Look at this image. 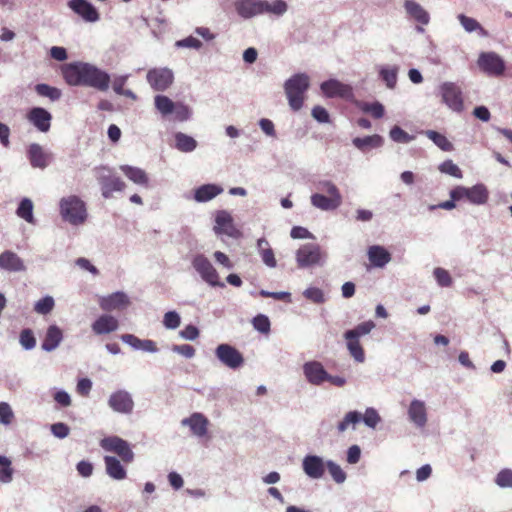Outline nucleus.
Returning <instances> with one entry per match:
<instances>
[{
    "mask_svg": "<svg viewBox=\"0 0 512 512\" xmlns=\"http://www.w3.org/2000/svg\"><path fill=\"white\" fill-rule=\"evenodd\" d=\"M362 420V415L356 411L348 412L344 419L338 424V431L344 432L350 424L355 425Z\"/></svg>",
    "mask_w": 512,
    "mask_h": 512,
    "instance_id": "3c124183",
    "label": "nucleus"
},
{
    "mask_svg": "<svg viewBox=\"0 0 512 512\" xmlns=\"http://www.w3.org/2000/svg\"><path fill=\"white\" fill-rule=\"evenodd\" d=\"M268 245L269 244H268L267 240L264 238H260L257 241V246L260 249V254H261V258H262L263 262L268 267L274 268L276 266L277 262H276L273 250L270 247H268V248L264 247V246H268Z\"/></svg>",
    "mask_w": 512,
    "mask_h": 512,
    "instance_id": "4c0bfd02",
    "label": "nucleus"
},
{
    "mask_svg": "<svg viewBox=\"0 0 512 512\" xmlns=\"http://www.w3.org/2000/svg\"><path fill=\"white\" fill-rule=\"evenodd\" d=\"M62 75L66 83L71 86H88L99 91H106L110 85L109 74L89 63L65 64L62 67Z\"/></svg>",
    "mask_w": 512,
    "mask_h": 512,
    "instance_id": "f257e3e1",
    "label": "nucleus"
},
{
    "mask_svg": "<svg viewBox=\"0 0 512 512\" xmlns=\"http://www.w3.org/2000/svg\"><path fill=\"white\" fill-rule=\"evenodd\" d=\"M155 106L163 114L168 115L174 112V102L165 95H157L155 97Z\"/></svg>",
    "mask_w": 512,
    "mask_h": 512,
    "instance_id": "a18cd8bd",
    "label": "nucleus"
},
{
    "mask_svg": "<svg viewBox=\"0 0 512 512\" xmlns=\"http://www.w3.org/2000/svg\"><path fill=\"white\" fill-rule=\"evenodd\" d=\"M215 355L223 365L233 370L240 368L244 364L242 353L229 344L218 345Z\"/></svg>",
    "mask_w": 512,
    "mask_h": 512,
    "instance_id": "6e6552de",
    "label": "nucleus"
},
{
    "mask_svg": "<svg viewBox=\"0 0 512 512\" xmlns=\"http://www.w3.org/2000/svg\"><path fill=\"white\" fill-rule=\"evenodd\" d=\"M409 418L417 426H424L427 421L426 408L423 402L419 400H413L408 410Z\"/></svg>",
    "mask_w": 512,
    "mask_h": 512,
    "instance_id": "c756f323",
    "label": "nucleus"
},
{
    "mask_svg": "<svg viewBox=\"0 0 512 512\" xmlns=\"http://www.w3.org/2000/svg\"><path fill=\"white\" fill-rule=\"evenodd\" d=\"M252 325L260 333L268 334L270 332L271 323L266 315L258 314L255 316L252 320Z\"/></svg>",
    "mask_w": 512,
    "mask_h": 512,
    "instance_id": "09e8293b",
    "label": "nucleus"
},
{
    "mask_svg": "<svg viewBox=\"0 0 512 512\" xmlns=\"http://www.w3.org/2000/svg\"><path fill=\"white\" fill-rule=\"evenodd\" d=\"M323 189L329 194L328 197H330L332 200H336L335 202L341 205L342 197L336 185L327 181L323 183Z\"/></svg>",
    "mask_w": 512,
    "mask_h": 512,
    "instance_id": "69168bd1",
    "label": "nucleus"
},
{
    "mask_svg": "<svg viewBox=\"0 0 512 512\" xmlns=\"http://www.w3.org/2000/svg\"><path fill=\"white\" fill-rule=\"evenodd\" d=\"M307 380L314 385H320L328 378V373L320 362H307L303 366Z\"/></svg>",
    "mask_w": 512,
    "mask_h": 512,
    "instance_id": "412c9836",
    "label": "nucleus"
},
{
    "mask_svg": "<svg viewBox=\"0 0 512 512\" xmlns=\"http://www.w3.org/2000/svg\"><path fill=\"white\" fill-rule=\"evenodd\" d=\"M129 305V299L123 292H115L99 299V306L103 311L120 310Z\"/></svg>",
    "mask_w": 512,
    "mask_h": 512,
    "instance_id": "aec40b11",
    "label": "nucleus"
},
{
    "mask_svg": "<svg viewBox=\"0 0 512 512\" xmlns=\"http://www.w3.org/2000/svg\"><path fill=\"white\" fill-rule=\"evenodd\" d=\"M16 214L18 217L24 219L26 222H28L30 224L35 223V219L33 216V203L28 198H24L20 202V204L17 208Z\"/></svg>",
    "mask_w": 512,
    "mask_h": 512,
    "instance_id": "58836bf2",
    "label": "nucleus"
},
{
    "mask_svg": "<svg viewBox=\"0 0 512 512\" xmlns=\"http://www.w3.org/2000/svg\"><path fill=\"white\" fill-rule=\"evenodd\" d=\"M488 190L483 184L474 185L468 188V200L473 204H484L488 200Z\"/></svg>",
    "mask_w": 512,
    "mask_h": 512,
    "instance_id": "473e14b6",
    "label": "nucleus"
},
{
    "mask_svg": "<svg viewBox=\"0 0 512 512\" xmlns=\"http://www.w3.org/2000/svg\"><path fill=\"white\" fill-rule=\"evenodd\" d=\"M27 119L32 123L39 131L47 132L51 126L52 116L51 114L41 107L32 108L28 114Z\"/></svg>",
    "mask_w": 512,
    "mask_h": 512,
    "instance_id": "6ab92c4d",
    "label": "nucleus"
},
{
    "mask_svg": "<svg viewBox=\"0 0 512 512\" xmlns=\"http://www.w3.org/2000/svg\"><path fill=\"white\" fill-rule=\"evenodd\" d=\"M327 468H328V471L330 473V475L332 476V478L334 479V481L336 483H343L346 479V473L342 470V468L335 464L334 462H331L329 461L327 463Z\"/></svg>",
    "mask_w": 512,
    "mask_h": 512,
    "instance_id": "bf43d9fd",
    "label": "nucleus"
},
{
    "mask_svg": "<svg viewBox=\"0 0 512 512\" xmlns=\"http://www.w3.org/2000/svg\"><path fill=\"white\" fill-rule=\"evenodd\" d=\"M433 274L437 283L441 287H450L452 285V278L450 276V273L444 268H435Z\"/></svg>",
    "mask_w": 512,
    "mask_h": 512,
    "instance_id": "864d4df0",
    "label": "nucleus"
},
{
    "mask_svg": "<svg viewBox=\"0 0 512 512\" xmlns=\"http://www.w3.org/2000/svg\"><path fill=\"white\" fill-rule=\"evenodd\" d=\"M223 189L215 184H205L195 190L194 198L197 202H207L222 193Z\"/></svg>",
    "mask_w": 512,
    "mask_h": 512,
    "instance_id": "7c9ffc66",
    "label": "nucleus"
},
{
    "mask_svg": "<svg viewBox=\"0 0 512 512\" xmlns=\"http://www.w3.org/2000/svg\"><path fill=\"white\" fill-rule=\"evenodd\" d=\"M362 420L368 427L375 428L380 421V416L375 409L368 408L362 417Z\"/></svg>",
    "mask_w": 512,
    "mask_h": 512,
    "instance_id": "0e129e2a",
    "label": "nucleus"
},
{
    "mask_svg": "<svg viewBox=\"0 0 512 512\" xmlns=\"http://www.w3.org/2000/svg\"><path fill=\"white\" fill-rule=\"evenodd\" d=\"M0 268L10 272H20L25 270V265L16 253L7 250L0 254Z\"/></svg>",
    "mask_w": 512,
    "mask_h": 512,
    "instance_id": "b1692460",
    "label": "nucleus"
},
{
    "mask_svg": "<svg viewBox=\"0 0 512 512\" xmlns=\"http://www.w3.org/2000/svg\"><path fill=\"white\" fill-rule=\"evenodd\" d=\"M347 341V348L350 355L357 361L363 362L365 359L364 349L359 341V338H345Z\"/></svg>",
    "mask_w": 512,
    "mask_h": 512,
    "instance_id": "a19ab883",
    "label": "nucleus"
},
{
    "mask_svg": "<svg viewBox=\"0 0 512 512\" xmlns=\"http://www.w3.org/2000/svg\"><path fill=\"white\" fill-rule=\"evenodd\" d=\"M425 134L441 150L450 152L454 149L453 144L445 135L434 130H427Z\"/></svg>",
    "mask_w": 512,
    "mask_h": 512,
    "instance_id": "f704fd0d",
    "label": "nucleus"
},
{
    "mask_svg": "<svg viewBox=\"0 0 512 512\" xmlns=\"http://www.w3.org/2000/svg\"><path fill=\"white\" fill-rule=\"evenodd\" d=\"M183 426H188L193 435L197 437H204L208 433V426L210 424L207 417L202 413L194 412L189 417L181 421Z\"/></svg>",
    "mask_w": 512,
    "mask_h": 512,
    "instance_id": "dca6fc26",
    "label": "nucleus"
},
{
    "mask_svg": "<svg viewBox=\"0 0 512 512\" xmlns=\"http://www.w3.org/2000/svg\"><path fill=\"white\" fill-rule=\"evenodd\" d=\"M104 463L106 473L115 480H123L127 477V472L120 460L114 456H105Z\"/></svg>",
    "mask_w": 512,
    "mask_h": 512,
    "instance_id": "cd10ccee",
    "label": "nucleus"
},
{
    "mask_svg": "<svg viewBox=\"0 0 512 512\" xmlns=\"http://www.w3.org/2000/svg\"><path fill=\"white\" fill-rule=\"evenodd\" d=\"M321 90L328 98L351 99L353 97L352 87L335 79L324 81L321 84Z\"/></svg>",
    "mask_w": 512,
    "mask_h": 512,
    "instance_id": "f8f14e48",
    "label": "nucleus"
},
{
    "mask_svg": "<svg viewBox=\"0 0 512 512\" xmlns=\"http://www.w3.org/2000/svg\"><path fill=\"white\" fill-rule=\"evenodd\" d=\"M175 141L176 148L182 152H191L197 146V142L195 141L194 138L181 132L175 135Z\"/></svg>",
    "mask_w": 512,
    "mask_h": 512,
    "instance_id": "ea45409f",
    "label": "nucleus"
},
{
    "mask_svg": "<svg viewBox=\"0 0 512 512\" xmlns=\"http://www.w3.org/2000/svg\"><path fill=\"white\" fill-rule=\"evenodd\" d=\"M368 259L373 267L383 268L391 261L390 252L380 245H372L367 251Z\"/></svg>",
    "mask_w": 512,
    "mask_h": 512,
    "instance_id": "5701e85b",
    "label": "nucleus"
},
{
    "mask_svg": "<svg viewBox=\"0 0 512 512\" xmlns=\"http://www.w3.org/2000/svg\"><path fill=\"white\" fill-rule=\"evenodd\" d=\"M180 316L175 311H169L165 313L163 324L168 329H176L180 325Z\"/></svg>",
    "mask_w": 512,
    "mask_h": 512,
    "instance_id": "e2e57ef3",
    "label": "nucleus"
},
{
    "mask_svg": "<svg viewBox=\"0 0 512 512\" xmlns=\"http://www.w3.org/2000/svg\"><path fill=\"white\" fill-rule=\"evenodd\" d=\"M120 169L125 176L135 184L148 186L149 178L143 169L129 165H122Z\"/></svg>",
    "mask_w": 512,
    "mask_h": 512,
    "instance_id": "2f4dec72",
    "label": "nucleus"
},
{
    "mask_svg": "<svg viewBox=\"0 0 512 512\" xmlns=\"http://www.w3.org/2000/svg\"><path fill=\"white\" fill-rule=\"evenodd\" d=\"M27 155L32 167L40 169L46 168L52 159V155L46 152L44 148L37 143H33L29 146Z\"/></svg>",
    "mask_w": 512,
    "mask_h": 512,
    "instance_id": "a211bd4d",
    "label": "nucleus"
},
{
    "mask_svg": "<svg viewBox=\"0 0 512 512\" xmlns=\"http://www.w3.org/2000/svg\"><path fill=\"white\" fill-rule=\"evenodd\" d=\"M172 351L183 355L186 358H192L195 355V348L189 344L173 345Z\"/></svg>",
    "mask_w": 512,
    "mask_h": 512,
    "instance_id": "774afa93",
    "label": "nucleus"
},
{
    "mask_svg": "<svg viewBox=\"0 0 512 512\" xmlns=\"http://www.w3.org/2000/svg\"><path fill=\"white\" fill-rule=\"evenodd\" d=\"M390 138L397 143H408L413 139L412 136H410L406 131H404L399 126H394L390 130Z\"/></svg>",
    "mask_w": 512,
    "mask_h": 512,
    "instance_id": "4d7b16f0",
    "label": "nucleus"
},
{
    "mask_svg": "<svg viewBox=\"0 0 512 512\" xmlns=\"http://www.w3.org/2000/svg\"><path fill=\"white\" fill-rule=\"evenodd\" d=\"M439 169H440V171L442 173L451 175V176H453L455 178H462V176H463L462 171L460 170V168L455 163H453L452 160L444 161L440 165Z\"/></svg>",
    "mask_w": 512,
    "mask_h": 512,
    "instance_id": "5fc2aeb1",
    "label": "nucleus"
},
{
    "mask_svg": "<svg viewBox=\"0 0 512 512\" xmlns=\"http://www.w3.org/2000/svg\"><path fill=\"white\" fill-rule=\"evenodd\" d=\"M407 14L421 25H427L430 21L428 12L417 2L407 0L404 3Z\"/></svg>",
    "mask_w": 512,
    "mask_h": 512,
    "instance_id": "bb28decb",
    "label": "nucleus"
},
{
    "mask_svg": "<svg viewBox=\"0 0 512 512\" xmlns=\"http://www.w3.org/2000/svg\"><path fill=\"white\" fill-rule=\"evenodd\" d=\"M146 79L155 91H165L172 85L174 74L169 68H153L147 72Z\"/></svg>",
    "mask_w": 512,
    "mask_h": 512,
    "instance_id": "1a4fd4ad",
    "label": "nucleus"
},
{
    "mask_svg": "<svg viewBox=\"0 0 512 512\" xmlns=\"http://www.w3.org/2000/svg\"><path fill=\"white\" fill-rule=\"evenodd\" d=\"M68 6L86 22H96L100 18L97 9L87 0H70Z\"/></svg>",
    "mask_w": 512,
    "mask_h": 512,
    "instance_id": "2eb2a0df",
    "label": "nucleus"
},
{
    "mask_svg": "<svg viewBox=\"0 0 512 512\" xmlns=\"http://www.w3.org/2000/svg\"><path fill=\"white\" fill-rule=\"evenodd\" d=\"M36 93L41 97H47L51 101L59 100L62 92L56 87H52L48 84L40 83L35 86Z\"/></svg>",
    "mask_w": 512,
    "mask_h": 512,
    "instance_id": "79ce46f5",
    "label": "nucleus"
},
{
    "mask_svg": "<svg viewBox=\"0 0 512 512\" xmlns=\"http://www.w3.org/2000/svg\"><path fill=\"white\" fill-rule=\"evenodd\" d=\"M336 200H332L330 197L325 195L316 193L311 196V203L313 206L321 209V210H334L338 208L340 205L335 202Z\"/></svg>",
    "mask_w": 512,
    "mask_h": 512,
    "instance_id": "c9c22d12",
    "label": "nucleus"
},
{
    "mask_svg": "<svg viewBox=\"0 0 512 512\" xmlns=\"http://www.w3.org/2000/svg\"><path fill=\"white\" fill-rule=\"evenodd\" d=\"M54 299L51 296H46L36 302L34 310L39 314H48L54 308Z\"/></svg>",
    "mask_w": 512,
    "mask_h": 512,
    "instance_id": "603ef678",
    "label": "nucleus"
},
{
    "mask_svg": "<svg viewBox=\"0 0 512 512\" xmlns=\"http://www.w3.org/2000/svg\"><path fill=\"white\" fill-rule=\"evenodd\" d=\"M60 213L63 219L72 225L84 223L87 217L85 203L75 195L68 196L60 201Z\"/></svg>",
    "mask_w": 512,
    "mask_h": 512,
    "instance_id": "7ed1b4c3",
    "label": "nucleus"
},
{
    "mask_svg": "<svg viewBox=\"0 0 512 512\" xmlns=\"http://www.w3.org/2000/svg\"><path fill=\"white\" fill-rule=\"evenodd\" d=\"M442 103L454 112L464 110V98L461 88L453 82H444L439 86Z\"/></svg>",
    "mask_w": 512,
    "mask_h": 512,
    "instance_id": "39448f33",
    "label": "nucleus"
},
{
    "mask_svg": "<svg viewBox=\"0 0 512 512\" xmlns=\"http://www.w3.org/2000/svg\"><path fill=\"white\" fill-rule=\"evenodd\" d=\"M108 405L115 412L129 414L133 411L134 401L127 391L118 390L110 395Z\"/></svg>",
    "mask_w": 512,
    "mask_h": 512,
    "instance_id": "ddd939ff",
    "label": "nucleus"
},
{
    "mask_svg": "<svg viewBox=\"0 0 512 512\" xmlns=\"http://www.w3.org/2000/svg\"><path fill=\"white\" fill-rule=\"evenodd\" d=\"M95 174L101 186L102 196L106 199L112 197L113 192L123 191L126 186L125 183L106 166L95 168Z\"/></svg>",
    "mask_w": 512,
    "mask_h": 512,
    "instance_id": "20e7f679",
    "label": "nucleus"
},
{
    "mask_svg": "<svg viewBox=\"0 0 512 512\" xmlns=\"http://www.w3.org/2000/svg\"><path fill=\"white\" fill-rule=\"evenodd\" d=\"M495 482L502 488H512V470L502 469L496 476Z\"/></svg>",
    "mask_w": 512,
    "mask_h": 512,
    "instance_id": "13d9d810",
    "label": "nucleus"
},
{
    "mask_svg": "<svg viewBox=\"0 0 512 512\" xmlns=\"http://www.w3.org/2000/svg\"><path fill=\"white\" fill-rule=\"evenodd\" d=\"M304 297L316 304H321L325 301L324 294L321 289L317 287H310L303 293Z\"/></svg>",
    "mask_w": 512,
    "mask_h": 512,
    "instance_id": "052dcab7",
    "label": "nucleus"
},
{
    "mask_svg": "<svg viewBox=\"0 0 512 512\" xmlns=\"http://www.w3.org/2000/svg\"><path fill=\"white\" fill-rule=\"evenodd\" d=\"M121 340L135 349H141L143 351L152 353L157 351V346L154 341L149 339L141 340L133 334H123L121 336Z\"/></svg>",
    "mask_w": 512,
    "mask_h": 512,
    "instance_id": "c85d7f7f",
    "label": "nucleus"
},
{
    "mask_svg": "<svg viewBox=\"0 0 512 512\" xmlns=\"http://www.w3.org/2000/svg\"><path fill=\"white\" fill-rule=\"evenodd\" d=\"M63 339L62 330L56 325H50L42 342V349L51 352L55 350Z\"/></svg>",
    "mask_w": 512,
    "mask_h": 512,
    "instance_id": "a878e982",
    "label": "nucleus"
},
{
    "mask_svg": "<svg viewBox=\"0 0 512 512\" xmlns=\"http://www.w3.org/2000/svg\"><path fill=\"white\" fill-rule=\"evenodd\" d=\"M375 327L373 321H365L358 324L354 329L348 330L345 332V338H360L361 336L367 335L371 332V330Z\"/></svg>",
    "mask_w": 512,
    "mask_h": 512,
    "instance_id": "37998d69",
    "label": "nucleus"
},
{
    "mask_svg": "<svg viewBox=\"0 0 512 512\" xmlns=\"http://www.w3.org/2000/svg\"><path fill=\"white\" fill-rule=\"evenodd\" d=\"M214 230L217 234H225L233 238H238L241 234L234 226L233 218L230 213L224 210L216 214Z\"/></svg>",
    "mask_w": 512,
    "mask_h": 512,
    "instance_id": "4468645a",
    "label": "nucleus"
},
{
    "mask_svg": "<svg viewBox=\"0 0 512 512\" xmlns=\"http://www.w3.org/2000/svg\"><path fill=\"white\" fill-rule=\"evenodd\" d=\"M19 342L26 350H31L36 346V338L31 329H23L19 336Z\"/></svg>",
    "mask_w": 512,
    "mask_h": 512,
    "instance_id": "8fccbe9b",
    "label": "nucleus"
},
{
    "mask_svg": "<svg viewBox=\"0 0 512 512\" xmlns=\"http://www.w3.org/2000/svg\"><path fill=\"white\" fill-rule=\"evenodd\" d=\"M362 110L366 113H370L375 119L382 118L384 115V106L379 102L364 103Z\"/></svg>",
    "mask_w": 512,
    "mask_h": 512,
    "instance_id": "6e6d98bb",
    "label": "nucleus"
},
{
    "mask_svg": "<svg viewBox=\"0 0 512 512\" xmlns=\"http://www.w3.org/2000/svg\"><path fill=\"white\" fill-rule=\"evenodd\" d=\"M353 144L360 150L365 151L368 148H378L383 144V138L380 135L365 136L363 138L357 137L353 139Z\"/></svg>",
    "mask_w": 512,
    "mask_h": 512,
    "instance_id": "72a5a7b5",
    "label": "nucleus"
},
{
    "mask_svg": "<svg viewBox=\"0 0 512 512\" xmlns=\"http://www.w3.org/2000/svg\"><path fill=\"white\" fill-rule=\"evenodd\" d=\"M100 446L107 452L115 453L125 464H129L134 460V453L129 443L118 437L109 436L100 441Z\"/></svg>",
    "mask_w": 512,
    "mask_h": 512,
    "instance_id": "423d86ee",
    "label": "nucleus"
},
{
    "mask_svg": "<svg viewBox=\"0 0 512 512\" xmlns=\"http://www.w3.org/2000/svg\"><path fill=\"white\" fill-rule=\"evenodd\" d=\"M457 18L467 32L471 33L474 31H478L479 34L482 36L487 35V31L481 26V24L476 19L468 17L464 14H459Z\"/></svg>",
    "mask_w": 512,
    "mask_h": 512,
    "instance_id": "e433bc0d",
    "label": "nucleus"
},
{
    "mask_svg": "<svg viewBox=\"0 0 512 512\" xmlns=\"http://www.w3.org/2000/svg\"><path fill=\"white\" fill-rule=\"evenodd\" d=\"M381 79L386 83V86L389 89H393L396 86L397 83V68L392 67H383L381 68L380 72Z\"/></svg>",
    "mask_w": 512,
    "mask_h": 512,
    "instance_id": "de8ad7c7",
    "label": "nucleus"
},
{
    "mask_svg": "<svg viewBox=\"0 0 512 512\" xmlns=\"http://www.w3.org/2000/svg\"><path fill=\"white\" fill-rule=\"evenodd\" d=\"M322 258V252L317 244L302 245L296 252L298 267L305 268L316 265Z\"/></svg>",
    "mask_w": 512,
    "mask_h": 512,
    "instance_id": "9d476101",
    "label": "nucleus"
},
{
    "mask_svg": "<svg viewBox=\"0 0 512 512\" xmlns=\"http://www.w3.org/2000/svg\"><path fill=\"white\" fill-rule=\"evenodd\" d=\"M11 460L6 456H0V482L9 483L13 479Z\"/></svg>",
    "mask_w": 512,
    "mask_h": 512,
    "instance_id": "c03bdc74",
    "label": "nucleus"
},
{
    "mask_svg": "<svg viewBox=\"0 0 512 512\" xmlns=\"http://www.w3.org/2000/svg\"><path fill=\"white\" fill-rule=\"evenodd\" d=\"M263 6L264 1L262 0H236L234 2L237 14L244 19L263 14Z\"/></svg>",
    "mask_w": 512,
    "mask_h": 512,
    "instance_id": "f3484780",
    "label": "nucleus"
},
{
    "mask_svg": "<svg viewBox=\"0 0 512 512\" xmlns=\"http://www.w3.org/2000/svg\"><path fill=\"white\" fill-rule=\"evenodd\" d=\"M51 431L55 437L63 439L69 435L70 429L65 423L58 422L51 426Z\"/></svg>",
    "mask_w": 512,
    "mask_h": 512,
    "instance_id": "338daca9",
    "label": "nucleus"
},
{
    "mask_svg": "<svg viewBox=\"0 0 512 512\" xmlns=\"http://www.w3.org/2000/svg\"><path fill=\"white\" fill-rule=\"evenodd\" d=\"M91 327L96 335H104L116 331L119 327V322L114 316L103 314L93 322Z\"/></svg>",
    "mask_w": 512,
    "mask_h": 512,
    "instance_id": "4be33fe9",
    "label": "nucleus"
},
{
    "mask_svg": "<svg viewBox=\"0 0 512 512\" xmlns=\"http://www.w3.org/2000/svg\"><path fill=\"white\" fill-rule=\"evenodd\" d=\"M309 86L310 79L304 73L295 74L285 82V94L293 111H299L303 107Z\"/></svg>",
    "mask_w": 512,
    "mask_h": 512,
    "instance_id": "f03ea898",
    "label": "nucleus"
},
{
    "mask_svg": "<svg viewBox=\"0 0 512 512\" xmlns=\"http://www.w3.org/2000/svg\"><path fill=\"white\" fill-rule=\"evenodd\" d=\"M303 470L309 477L318 479L324 474V463L318 456H306L303 460Z\"/></svg>",
    "mask_w": 512,
    "mask_h": 512,
    "instance_id": "393cba45",
    "label": "nucleus"
},
{
    "mask_svg": "<svg viewBox=\"0 0 512 512\" xmlns=\"http://www.w3.org/2000/svg\"><path fill=\"white\" fill-rule=\"evenodd\" d=\"M478 65L485 73L494 76L502 75L505 70L504 61L494 52L481 53Z\"/></svg>",
    "mask_w": 512,
    "mask_h": 512,
    "instance_id": "9b49d317",
    "label": "nucleus"
},
{
    "mask_svg": "<svg viewBox=\"0 0 512 512\" xmlns=\"http://www.w3.org/2000/svg\"><path fill=\"white\" fill-rule=\"evenodd\" d=\"M14 418L13 411L10 405L6 402L0 403V422L4 425H9Z\"/></svg>",
    "mask_w": 512,
    "mask_h": 512,
    "instance_id": "680f3d73",
    "label": "nucleus"
},
{
    "mask_svg": "<svg viewBox=\"0 0 512 512\" xmlns=\"http://www.w3.org/2000/svg\"><path fill=\"white\" fill-rule=\"evenodd\" d=\"M193 268L199 273L201 278L209 285L223 287L224 284L219 281V275L213 267L210 260L203 254H197L192 259Z\"/></svg>",
    "mask_w": 512,
    "mask_h": 512,
    "instance_id": "0eeeda50",
    "label": "nucleus"
},
{
    "mask_svg": "<svg viewBox=\"0 0 512 512\" xmlns=\"http://www.w3.org/2000/svg\"><path fill=\"white\" fill-rule=\"evenodd\" d=\"M288 9L287 3L283 0H275L272 3L264 1L263 13L283 15Z\"/></svg>",
    "mask_w": 512,
    "mask_h": 512,
    "instance_id": "49530a36",
    "label": "nucleus"
}]
</instances>
